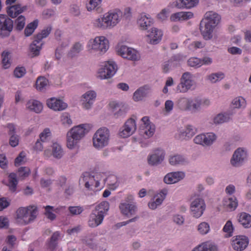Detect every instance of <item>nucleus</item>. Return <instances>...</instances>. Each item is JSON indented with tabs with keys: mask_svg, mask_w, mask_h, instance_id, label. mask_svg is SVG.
<instances>
[{
	"mask_svg": "<svg viewBox=\"0 0 251 251\" xmlns=\"http://www.w3.org/2000/svg\"><path fill=\"white\" fill-rule=\"evenodd\" d=\"M199 0H177L176 5L179 8H191L197 5Z\"/></svg>",
	"mask_w": 251,
	"mask_h": 251,
	"instance_id": "obj_45",
	"label": "nucleus"
},
{
	"mask_svg": "<svg viewBox=\"0 0 251 251\" xmlns=\"http://www.w3.org/2000/svg\"><path fill=\"white\" fill-rule=\"evenodd\" d=\"M26 73V70L23 67H16L14 71V75L17 78H21Z\"/></svg>",
	"mask_w": 251,
	"mask_h": 251,
	"instance_id": "obj_64",
	"label": "nucleus"
},
{
	"mask_svg": "<svg viewBox=\"0 0 251 251\" xmlns=\"http://www.w3.org/2000/svg\"><path fill=\"white\" fill-rule=\"evenodd\" d=\"M238 220L245 228H249L251 226V216L248 213L245 212L240 213L238 216Z\"/></svg>",
	"mask_w": 251,
	"mask_h": 251,
	"instance_id": "obj_43",
	"label": "nucleus"
},
{
	"mask_svg": "<svg viewBox=\"0 0 251 251\" xmlns=\"http://www.w3.org/2000/svg\"><path fill=\"white\" fill-rule=\"evenodd\" d=\"M168 162L170 165L174 167L185 166L189 164L188 158L184 155L173 153L168 157Z\"/></svg>",
	"mask_w": 251,
	"mask_h": 251,
	"instance_id": "obj_20",
	"label": "nucleus"
},
{
	"mask_svg": "<svg viewBox=\"0 0 251 251\" xmlns=\"http://www.w3.org/2000/svg\"><path fill=\"white\" fill-rule=\"evenodd\" d=\"M18 183V180L17 175L14 173L9 174L8 176V184L7 185L9 188V191L13 193L15 192Z\"/></svg>",
	"mask_w": 251,
	"mask_h": 251,
	"instance_id": "obj_40",
	"label": "nucleus"
},
{
	"mask_svg": "<svg viewBox=\"0 0 251 251\" xmlns=\"http://www.w3.org/2000/svg\"><path fill=\"white\" fill-rule=\"evenodd\" d=\"M92 25L96 29L100 30H105L110 29L106 20L104 14L94 19L92 22Z\"/></svg>",
	"mask_w": 251,
	"mask_h": 251,
	"instance_id": "obj_31",
	"label": "nucleus"
},
{
	"mask_svg": "<svg viewBox=\"0 0 251 251\" xmlns=\"http://www.w3.org/2000/svg\"><path fill=\"white\" fill-rule=\"evenodd\" d=\"M216 26L202 20L200 23V29L204 39L210 40L213 37L212 33Z\"/></svg>",
	"mask_w": 251,
	"mask_h": 251,
	"instance_id": "obj_19",
	"label": "nucleus"
},
{
	"mask_svg": "<svg viewBox=\"0 0 251 251\" xmlns=\"http://www.w3.org/2000/svg\"><path fill=\"white\" fill-rule=\"evenodd\" d=\"M196 82L193 79V75L189 72L183 73L180 79V82L176 88V93H185L194 88Z\"/></svg>",
	"mask_w": 251,
	"mask_h": 251,
	"instance_id": "obj_6",
	"label": "nucleus"
},
{
	"mask_svg": "<svg viewBox=\"0 0 251 251\" xmlns=\"http://www.w3.org/2000/svg\"><path fill=\"white\" fill-rule=\"evenodd\" d=\"M168 194V190L166 188L162 189L159 193L156 194L152 199L154 202L159 206L165 199Z\"/></svg>",
	"mask_w": 251,
	"mask_h": 251,
	"instance_id": "obj_48",
	"label": "nucleus"
},
{
	"mask_svg": "<svg viewBox=\"0 0 251 251\" xmlns=\"http://www.w3.org/2000/svg\"><path fill=\"white\" fill-rule=\"evenodd\" d=\"M232 113L229 112L218 114L213 117V122L215 125L222 124L228 122L231 119Z\"/></svg>",
	"mask_w": 251,
	"mask_h": 251,
	"instance_id": "obj_35",
	"label": "nucleus"
},
{
	"mask_svg": "<svg viewBox=\"0 0 251 251\" xmlns=\"http://www.w3.org/2000/svg\"><path fill=\"white\" fill-rule=\"evenodd\" d=\"M190 99V97H180L176 101V106L182 111H189Z\"/></svg>",
	"mask_w": 251,
	"mask_h": 251,
	"instance_id": "obj_37",
	"label": "nucleus"
},
{
	"mask_svg": "<svg viewBox=\"0 0 251 251\" xmlns=\"http://www.w3.org/2000/svg\"><path fill=\"white\" fill-rule=\"evenodd\" d=\"M166 153L161 149H157L148 157V162L151 165H157L161 164L164 160Z\"/></svg>",
	"mask_w": 251,
	"mask_h": 251,
	"instance_id": "obj_22",
	"label": "nucleus"
},
{
	"mask_svg": "<svg viewBox=\"0 0 251 251\" xmlns=\"http://www.w3.org/2000/svg\"><path fill=\"white\" fill-rule=\"evenodd\" d=\"M44 208L45 210L44 214L48 219L53 221L56 219V216L54 213L58 212V209L57 208H54V207L50 205L44 206Z\"/></svg>",
	"mask_w": 251,
	"mask_h": 251,
	"instance_id": "obj_47",
	"label": "nucleus"
},
{
	"mask_svg": "<svg viewBox=\"0 0 251 251\" xmlns=\"http://www.w3.org/2000/svg\"><path fill=\"white\" fill-rule=\"evenodd\" d=\"M43 45L42 41L38 40L35 37L34 40L30 46V50L32 53V57H34L39 54V52Z\"/></svg>",
	"mask_w": 251,
	"mask_h": 251,
	"instance_id": "obj_41",
	"label": "nucleus"
},
{
	"mask_svg": "<svg viewBox=\"0 0 251 251\" xmlns=\"http://www.w3.org/2000/svg\"><path fill=\"white\" fill-rule=\"evenodd\" d=\"M203 20L217 26L220 22L221 16L216 12L210 11L205 13Z\"/></svg>",
	"mask_w": 251,
	"mask_h": 251,
	"instance_id": "obj_32",
	"label": "nucleus"
},
{
	"mask_svg": "<svg viewBox=\"0 0 251 251\" xmlns=\"http://www.w3.org/2000/svg\"><path fill=\"white\" fill-rule=\"evenodd\" d=\"M26 9V7L25 6L22 7L20 4H16L8 7L7 8V12L9 17L14 18Z\"/></svg>",
	"mask_w": 251,
	"mask_h": 251,
	"instance_id": "obj_34",
	"label": "nucleus"
},
{
	"mask_svg": "<svg viewBox=\"0 0 251 251\" xmlns=\"http://www.w3.org/2000/svg\"><path fill=\"white\" fill-rule=\"evenodd\" d=\"M51 154L54 158L59 159L63 157L64 151L62 146L58 143H53L51 146Z\"/></svg>",
	"mask_w": 251,
	"mask_h": 251,
	"instance_id": "obj_39",
	"label": "nucleus"
},
{
	"mask_svg": "<svg viewBox=\"0 0 251 251\" xmlns=\"http://www.w3.org/2000/svg\"><path fill=\"white\" fill-rule=\"evenodd\" d=\"M210 226L206 222H201L198 226V231L201 235L207 234L210 231Z\"/></svg>",
	"mask_w": 251,
	"mask_h": 251,
	"instance_id": "obj_56",
	"label": "nucleus"
},
{
	"mask_svg": "<svg viewBox=\"0 0 251 251\" xmlns=\"http://www.w3.org/2000/svg\"><path fill=\"white\" fill-rule=\"evenodd\" d=\"M223 230L226 233L225 235L226 237H229L232 236L234 227L231 221L229 220L226 222Z\"/></svg>",
	"mask_w": 251,
	"mask_h": 251,
	"instance_id": "obj_55",
	"label": "nucleus"
},
{
	"mask_svg": "<svg viewBox=\"0 0 251 251\" xmlns=\"http://www.w3.org/2000/svg\"><path fill=\"white\" fill-rule=\"evenodd\" d=\"M225 74L222 72L214 73L207 75L206 77V80L212 83H215L224 79Z\"/></svg>",
	"mask_w": 251,
	"mask_h": 251,
	"instance_id": "obj_46",
	"label": "nucleus"
},
{
	"mask_svg": "<svg viewBox=\"0 0 251 251\" xmlns=\"http://www.w3.org/2000/svg\"><path fill=\"white\" fill-rule=\"evenodd\" d=\"M25 106L26 109L36 113H41L43 108L42 103L40 101L34 99L28 100Z\"/></svg>",
	"mask_w": 251,
	"mask_h": 251,
	"instance_id": "obj_30",
	"label": "nucleus"
},
{
	"mask_svg": "<svg viewBox=\"0 0 251 251\" xmlns=\"http://www.w3.org/2000/svg\"><path fill=\"white\" fill-rule=\"evenodd\" d=\"M38 215V208L35 205L21 207L16 211V220L20 224L26 225L33 222Z\"/></svg>",
	"mask_w": 251,
	"mask_h": 251,
	"instance_id": "obj_2",
	"label": "nucleus"
},
{
	"mask_svg": "<svg viewBox=\"0 0 251 251\" xmlns=\"http://www.w3.org/2000/svg\"><path fill=\"white\" fill-rule=\"evenodd\" d=\"M138 24L143 30H146L151 25V19L145 13H142L139 16L138 19Z\"/></svg>",
	"mask_w": 251,
	"mask_h": 251,
	"instance_id": "obj_36",
	"label": "nucleus"
},
{
	"mask_svg": "<svg viewBox=\"0 0 251 251\" xmlns=\"http://www.w3.org/2000/svg\"><path fill=\"white\" fill-rule=\"evenodd\" d=\"M117 52L123 58L129 60L136 61L140 59V55L136 50L126 46L123 45L119 47Z\"/></svg>",
	"mask_w": 251,
	"mask_h": 251,
	"instance_id": "obj_10",
	"label": "nucleus"
},
{
	"mask_svg": "<svg viewBox=\"0 0 251 251\" xmlns=\"http://www.w3.org/2000/svg\"><path fill=\"white\" fill-rule=\"evenodd\" d=\"M13 28V21L6 15L0 14V36L9 35Z\"/></svg>",
	"mask_w": 251,
	"mask_h": 251,
	"instance_id": "obj_13",
	"label": "nucleus"
},
{
	"mask_svg": "<svg viewBox=\"0 0 251 251\" xmlns=\"http://www.w3.org/2000/svg\"><path fill=\"white\" fill-rule=\"evenodd\" d=\"M185 176V174L182 171L173 172L166 175L163 181L167 184H175L182 180Z\"/></svg>",
	"mask_w": 251,
	"mask_h": 251,
	"instance_id": "obj_21",
	"label": "nucleus"
},
{
	"mask_svg": "<svg viewBox=\"0 0 251 251\" xmlns=\"http://www.w3.org/2000/svg\"><path fill=\"white\" fill-rule=\"evenodd\" d=\"M100 175L93 176L89 173H84L79 179L80 184H83L88 190H92L93 187L97 188L100 185L98 176Z\"/></svg>",
	"mask_w": 251,
	"mask_h": 251,
	"instance_id": "obj_11",
	"label": "nucleus"
},
{
	"mask_svg": "<svg viewBox=\"0 0 251 251\" xmlns=\"http://www.w3.org/2000/svg\"><path fill=\"white\" fill-rule=\"evenodd\" d=\"M91 126L88 124H80L71 128L66 134V146L70 150L78 147V143L88 133Z\"/></svg>",
	"mask_w": 251,
	"mask_h": 251,
	"instance_id": "obj_1",
	"label": "nucleus"
},
{
	"mask_svg": "<svg viewBox=\"0 0 251 251\" xmlns=\"http://www.w3.org/2000/svg\"><path fill=\"white\" fill-rule=\"evenodd\" d=\"M192 251H218L216 246L210 242H205L195 248Z\"/></svg>",
	"mask_w": 251,
	"mask_h": 251,
	"instance_id": "obj_38",
	"label": "nucleus"
},
{
	"mask_svg": "<svg viewBox=\"0 0 251 251\" xmlns=\"http://www.w3.org/2000/svg\"><path fill=\"white\" fill-rule=\"evenodd\" d=\"M118 67L116 63L110 60L105 62L99 69L97 77L100 79H107L112 77L116 73Z\"/></svg>",
	"mask_w": 251,
	"mask_h": 251,
	"instance_id": "obj_5",
	"label": "nucleus"
},
{
	"mask_svg": "<svg viewBox=\"0 0 251 251\" xmlns=\"http://www.w3.org/2000/svg\"><path fill=\"white\" fill-rule=\"evenodd\" d=\"M107 181L110 188L112 189H115L119 186V182L117 177L114 176H110L107 178Z\"/></svg>",
	"mask_w": 251,
	"mask_h": 251,
	"instance_id": "obj_61",
	"label": "nucleus"
},
{
	"mask_svg": "<svg viewBox=\"0 0 251 251\" xmlns=\"http://www.w3.org/2000/svg\"><path fill=\"white\" fill-rule=\"evenodd\" d=\"M231 242V246L235 251H242L248 246L249 239L244 235H237L232 238Z\"/></svg>",
	"mask_w": 251,
	"mask_h": 251,
	"instance_id": "obj_17",
	"label": "nucleus"
},
{
	"mask_svg": "<svg viewBox=\"0 0 251 251\" xmlns=\"http://www.w3.org/2000/svg\"><path fill=\"white\" fill-rule=\"evenodd\" d=\"M109 209V203L107 201H102L97 205L93 210L104 217V216L107 214V212Z\"/></svg>",
	"mask_w": 251,
	"mask_h": 251,
	"instance_id": "obj_44",
	"label": "nucleus"
},
{
	"mask_svg": "<svg viewBox=\"0 0 251 251\" xmlns=\"http://www.w3.org/2000/svg\"><path fill=\"white\" fill-rule=\"evenodd\" d=\"M142 124L140 126V133L145 138L151 137L155 130V125L152 123L149 117L145 116L141 119Z\"/></svg>",
	"mask_w": 251,
	"mask_h": 251,
	"instance_id": "obj_12",
	"label": "nucleus"
},
{
	"mask_svg": "<svg viewBox=\"0 0 251 251\" xmlns=\"http://www.w3.org/2000/svg\"><path fill=\"white\" fill-rule=\"evenodd\" d=\"M119 209L121 213L128 218L134 215L137 211V206L133 203L123 202L119 205Z\"/></svg>",
	"mask_w": 251,
	"mask_h": 251,
	"instance_id": "obj_25",
	"label": "nucleus"
},
{
	"mask_svg": "<svg viewBox=\"0 0 251 251\" xmlns=\"http://www.w3.org/2000/svg\"><path fill=\"white\" fill-rule=\"evenodd\" d=\"M70 12L71 15L75 17H78L81 14L80 6L75 4L71 5L70 8Z\"/></svg>",
	"mask_w": 251,
	"mask_h": 251,
	"instance_id": "obj_63",
	"label": "nucleus"
},
{
	"mask_svg": "<svg viewBox=\"0 0 251 251\" xmlns=\"http://www.w3.org/2000/svg\"><path fill=\"white\" fill-rule=\"evenodd\" d=\"M49 83L48 80L43 76H39L36 80V88L37 90L42 91L44 90Z\"/></svg>",
	"mask_w": 251,
	"mask_h": 251,
	"instance_id": "obj_49",
	"label": "nucleus"
},
{
	"mask_svg": "<svg viewBox=\"0 0 251 251\" xmlns=\"http://www.w3.org/2000/svg\"><path fill=\"white\" fill-rule=\"evenodd\" d=\"M84 242L92 249H96L98 244L96 242L94 237L91 235L86 237L84 239Z\"/></svg>",
	"mask_w": 251,
	"mask_h": 251,
	"instance_id": "obj_58",
	"label": "nucleus"
},
{
	"mask_svg": "<svg viewBox=\"0 0 251 251\" xmlns=\"http://www.w3.org/2000/svg\"><path fill=\"white\" fill-rule=\"evenodd\" d=\"M104 217L94 211L93 210L89 215L88 221V226L91 227H96L100 225L103 222Z\"/></svg>",
	"mask_w": 251,
	"mask_h": 251,
	"instance_id": "obj_29",
	"label": "nucleus"
},
{
	"mask_svg": "<svg viewBox=\"0 0 251 251\" xmlns=\"http://www.w3.org/2000/svg\"><path fill=\"white\" fill-rule=\"evenodd\" d=\"M61 124L65 126L69 127L73 123L70 115L68 113H64L61 116Z\"/></svg>",
	"mask_w": 251,
	"mask_h": 251,
	"instance_id": "obj_57",
	"label": "nucleus"
},
{
	"mask_svg": "<svg viewBox=\"0 0 251 251\" xmlns=\"http://www.w3.org/2000/svg\"><path fill=\"white\" fill-rule=\"evenodd\" d=\"M196 128L191 125H187L178 131V138L180 140H188L196 133Z\"/></svg>",
	"mask_w": 251,
	"mask_h": 251,
	"instance_id": "obj_27",
	"label": "nucleus"
},
{
	"mask_svg": "<svg viewBox=\"0 0 251 251\" xmlns=\"http://www.w3.org/2000/svg\"><path fill=\"white\" fill-rule=\"evenodd\" d=\"M231 103L234 108H244L246 105V102L245 99L242 97L235 98L233 100Z\"/></svg>",
	"mask_w": 251,
	"mask_h": 251,
	"instance_id": "obj_50",
	"label": "nucleus"
},
{
	"mask_svg": "<svg viewBox=\"0 0 251 251\" xmlns=\"http://www.w3.org/2000/svg\"><path fill=\"white\" fill-rule=\"evenodd\" d=\"M9 55L10 53L5 51L1 54L2 67L5 69L9 68L11 66Z\"/></svg>",
	"mask_w": 251,
	"mask_h": 251,
	"instance_id": "obj_53",
	"label": "nucleus"
},
{
	"mask_svg": "<svg viewBox=\"0 0 251 251\" xmlns=\"http://www.w3.org/2000/svg\"><path fill=\"white\" fill-rule=\"evenodd\" d=\"M97 93L94 90H90L85 93L82 96L83 107L86 109H90L95 101Z\"/></svg>",
	"mask_w": 251,
	"mask_h": 251,
	"instance_id": "obj_24",
	"label": "nucleus"
},
{
	"mask_svg": "<svg viewBox=\"0 0 251 251\" xmlns=\"http://www.w3.org/2000/svg\"><path fill=\"white\" fill-rule=\"evenodd\" d=\"M188 64L190 67H200L202 65V63L201 60L199 58L192 57L188 60Z\"/></svg>",
	"mask_w": 251,
	"mask_h": 251,
	"instance_id": "obj_60",
	"label": "nucleus"
},
{
	"mask_svg": "<svg viewBox=\"0 0 251 251\" xmlns=\"http://www.w3.org/2000/svg\"><path fill=\"white\" fill-rule=\"evenodd\" d=\"M52 28L50 26H48L43 29L40 33L38 34L35 37L41 41L44 38L47 37L50 33Z\"/></svg>",
	"mask_w": 251,
	"mask_h": 251,
	"instance_id": "obj_59",
	"label": "nucleus"
},
{
	"mask_svg": "<svg viewBox=\"0 0 251 251\" xmlns=\"http://www.w3.org/2000/svg\"><path fill=\"white\" fill-rule=\"evenodd\" d=\"M210 101L207 98H202L197 96L191 98L189 111L195 113L200 112L202 107H206L210 105Z\"/></svg>",
	"mask_w": 251,
	"mask_h": 251,
	"instance_id": "obj_9",
	"label": "nucleus"
},
{
	"mask_svg": "<svg viewBox=\"0 0 251 251\" xmlns=\"http://www.w3.org/2000/svg\"><path fill=\"white\" fill-rule=\"evenodd\" d=\"M238 201L235 197H230L224 200V205L231 211L235 210L238 206Z\"/></svg>",
	"mask_w": 251,
	"mask_h": 251,
	"instance_id": "obj_42",
	"label": "nucleus"
},
{
	"mask_svg": "<svg viewBox=\"0 0 251 251\" xmlns=\"http://www.w3.org/2000/svg\"><path fill=\"white\" fill-rule=\"evenodd\" d=\"M110 28L117 25L123 18V12L119 9L110 10L104 14Z\"/></svg>",
	"mask_w": 251,
	"mask_h": 251,
	"instance_id": "obj_14",
	"label": "nucleus"
},
{
	"mask_svg": "<svg viewBox=\"0 0 251 251\" xmlns=\"http://www.w3.org/2000/svg\"><path fill=\"white\" fill-rule=\"evenodd\" d=\"M51 136L50 129L48 128H45L39 135L38 139L34 146V149L37 151H42L45 147L46 144L49 141Z\"/></svg>",
	"mask_w": 251,
	"mask_h": 251,
	"instance_id": "obj_18",
	"label": "nucleus"
},
{
	"mask_svg": "<svg viewBox=\"0 0 251 251\" xmlns=\"http://www.w3.org/2000/svg\"><path fill=\"white\" fill-rule=\"evenodd\" d=\"M102 0H89L86 4V8L88 11H92L99 8L101 4Z\"/></svg>",
	"mask_w": 251,
	"mask_h": 251,
	"instance_id": "obj_51",
	"label": "nucleus"
},
{
	"mask_svg": "<svg viewBox=\"0 0 251 251\" xmlns=\"http://www.w3.org/2000/svg\"><path fill=\"white\" fill-rule=\"evenodd\" d=\"M17 173L19 179H24L30 175V170L26 167H21L18 169Z\"/></svg>",
	"mask_w": 251,
	"mask_h": 251,
	"instance_id": "obj_54",
	"label": "nucleus"
},
{
	"mask_svg": "<svg viewBox=\"0 0 251 251\" xmlns=\"http://www.w3.org/2000/svg\"><path fill=\"white\" fill-rule=\"evenodd\" d=\"M162 35L161 30L155 27H152L148 31L147 41L151 44H157L161 40Z\"/></svg>",
	"mask_w": 251,
	"mask_h": 251,
	"instance_id": "obj_23",
	"label": "nucleus"
},
{
	"mask_svg": "<svg viewBox=\"0 0 251 251\" xmlns=\"http://www.w3.org/2000/svg\"><path fill=\"white\" fill-rule=\"evenodd\" d=\"M248 158L247 150L245 148L239 147L233 152L230 159L231 165L235 167H239L243 165Z\"/></svg>",
	"mask_w": 251,
	"mask_h": 251,
	"instance_id": "obj_8",
	"label": "nucleus"
},
{
	"mask_svg": "<svg viewBox=\"0 0 251 251\" xmlns=\"http://www.w3.org/2000/svg\"><path fill=\"white\" fill-rule=\"evenodd\" d=\"M108 41L104 36H97L89 40L87 48L89 53L102 54L108 49Z\"/></svg>",
	"mask_w": 251,
	"mask_h": 251,
	"instance_id": "obj_3",
	"label": "nucleus"
},
{
	"mask_svg": "<svg viewBox=\"0 0 251 251\" xmlns=\"http://www.w3.org/2000/svg\"><path fill=\"white\" fill-rule=\"evenodd\" d=\"M136 120L133 117L128 119L124 126L121 128L119 135L123 138H126L132 135L136 129Z\"/></svg>",
	"mask_w": 251,
	"mask_h": 251,
	"instance_id": "obj_15",
	"label": "nucleus"
},
{
	"mask_svg": "<svg viewBox=\"0 0 251 251\" xmlns=\"http://www.w3.org/2000/svg\"><path fill=\"white\" fill-rule=\"evenodd\" d=\"M47 105L54 111H62L65 109L68 105L63 100L55 98H51L47 100Z\"/></svg>",
	"mask_w": 251,
	"mask_h": 251,
	"instance_id": "obj_26",
	"label": "nucleus"
},
{
	"mask_svg": "<svg viewBox=\"0 0 251 251\" xmlns=\"http://www.w3.org/2000/svg\"><path fill=\"white\" fill-rule=\"evenodd\" d=\"M216 138L217 136L214 133L209 132L197 135L194 139V142L203 146H209L214 143Z\"/></svg>",
	"mask_w": 251,
	"mask_h": 251,
	"instance_id": "obj_16",
	"label": "nucleus"
},
{
	"mask_svg": "<svg viewBox=\"0 0 251 251\" xmlns=\"http://www.w3.org/2000/svg\"><path fill=\"white\" fill-rule=\"evenodd\" d=\"M194 14L191 12L182 11L172 14L170 17V20L173 22L180 20H187L192 18Z\"/></svg>",
	"mask_w": 251,
	"mask_h": 251,
	"instance_id": "obj_33",
	"label": "nucleus"
},
{
	"mask_svg": "<svg viewBox=\"0 0 251 251\" xmlns=\"http://www.w3.org/2000/svg\"><path fill=\"white\" fill-rule=\"evenodd\" d=\"M151 92V87L147 85L141 87L136 90L133 95V99L135 101L142 100L149 96Z\"/></svg>",
	"mask_w": 251,
	"mask_h": 251,
	"instance_id": "obj_28",
	"label": "nucleus"
},
{
	"mask_svg": "<svg viewBox=\"0 0 251 251\" xmlns=\"http://www.w3.org/2000/svg\"><path fill=\"white\" fill-rule=\"evenodd\" d=\"M38 22L37 20H34L32 22L27 25L25 29V34L26 36H29L37 28Z\"/></svg>",
	"mask_w": 251,
	"mask_h": 251,
	"instance_id": "obj_52",
	"label": "nucleus"
},
{
	"mask_svg": "<svg viewBox=\"0 0 251 251\" xmlns=\"http://www.w3.org/2000/svg\"><path fill=\"white\" fill-rule=\"evenodd\" d=\"M206 208L204 200L199 196L194 195L191 198L190 210L192 215L197 218L200 217Z\"/></svg>",
	"mask_w": 251,
	"mask_h": 251,
	"instance_id": "obj_7",
	"label": "nucleus"
},
{
	"mask_svg": "<svg viewBox=\"0 0 251 251\" xmlns=\"http://www.w3.org/2000/svg\"><path fill=\"white\" fill-rule=\"evenodd\" d=\"M16 28L17 30H21L25 25V18L20 16L15 20Z\"/></svg>",
	"mask_w": 251,
	"mask_h": 251,
	"instance_id": "obj_62",
	"label": "nucleus"
},
{
	"mask_svg": "<svg viewBox=\"0 0 251 251\" xmlns=\"http://www.w3.org/2000/svg\"><path fill=\"white\" fill-rule=\"evenodd\" d=\"M109 140V130L105 127H100L96 131L93 136V145L97 150H101L108 145Z\"/></svg>",
	"mask_w": 251,
	"mask_h": 251,
	"instance_id": "obj_4",
	"label": "nucleus"
}]
</instances>
